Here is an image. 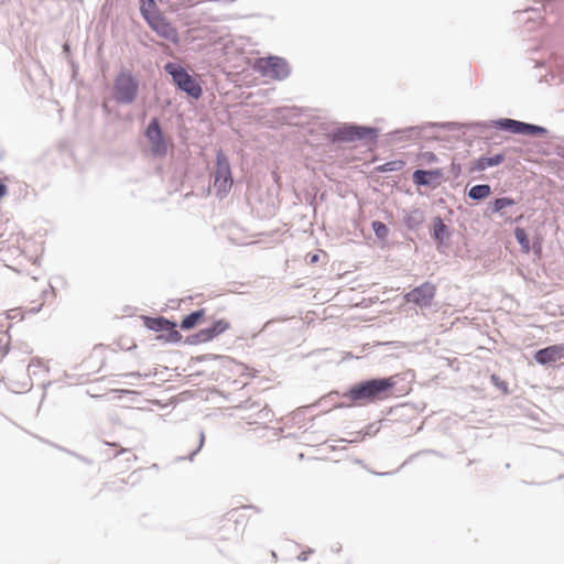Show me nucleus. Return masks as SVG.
Here are the masks:
<instances>
[{"instance_id":"nucleus-14","label":"nucleus","mask_w":564,"mask_h":564,"mask_svg":"<svg viewBox=\"0 0 564 564\" xmlns=\"http://www.w3.org/2000/svg\"><path fill=\"white\" fill-rule=\"evenodd\" d=\"M145 135L150 141L151 151L155 155H165L167 151L166 143L163 139L162 130L160 128L159 120L152 119L149 123Z\"/></svg>"},{"instance_id":"nucleus-25","label":"nucleus","mask_w":564,"mask_h":564,"mask_svg":"<svg viewBox=\"0 0 564 564\" xmlns=\"http://www.w3.org/2000/svg\"><path fill=\"white\" fill-rule=\"evenodd\" d=\"M205 316L204 310H198L196 312L191 313L189 315L185 316L181 323L182 329H191L195 327Z\"/></svg>"},{"instance_id":"nucleus-18","label":"nucleus","mask_w":564,"mask_h":564,"mask_svg":"<svg viewBox=\"0 0 564 564\" xmlns=\"http://www.w3.org/2000/svg\"><path fill=\"white\" fill-rule=\"evenodd\" d=\"M518 202V199L510 196L496 197L492 200L488 202L485 214H498L502 217L506 215L505 209L517 205Z\"/></svg>"},{"instance_id":"nucleus-15","label":"nucleus","mask_w":564,"mask_h":564,"mask_svg":"<svg viewBox=\"0 0 564 564\" xmlns=\"http://www.w3.org/2000/svg\"><path fill=\"white\" fill-rule=\"evenodd\" d=\"M452 234V229L444 223L440 215L433 217L430 235L436 243L437 249H440L441 246L448 245Z\"/></svg>"},{"instance_id":"nucleus-23","label":"nucleus","mask_w":564,"mask_h":564,"mask_svg":"<svg viewBox=\"0 0 564 564\" xmlns=\"http://www.w3.org/2000/svg\"><path fill=\"white\" fill-rule=\"evenodd\" d=\"M405 164H406V162L401 159L391 160L383 164L375 166L373 173L384 174V173L398 172V171H401L405 166Z\"/></svg>"},{"instance_id":"nucleus-16","label":"nucleus","mask_w":564,"mask_h":564,"mask_svg":"<svg viewBox=\"0 0 564 564\" xmlns=\"http://www.w3.org/2000/svg\"><path fill=\"white\" fill-rule=\"evenodd\" d=\"M230 327L229 323L225 319L216 321L210 327L200 329L195 336L196 343H207L215 337L225 333Z\"/></svg>"},{"instance_id":"nucleus-33","label":"nucleus","mask_w":564,"mask_h":564,"mask_svg":"<svg viewBox=\"0 0 564 564\" xmlns=\"http://www.w3.org/2000/svg\"><path fill=\"white\" fill-rule=\"evenodd\" d=\"M307 258H308V262L313 264L319 260V254L318 253L307 254Z\"/></svg>"},{"instance_id":"nucleus-34","label":"nucleus","mask_w":564,"mask_h":564,"mask_svg":"<svg viewBox=\"0 0 564 564\" xmlns=\"http://www.w3.org/2000/svg\"><path fill=\"white\" fill-rule=\"evenodd\" d=\"M8 193V187L3 184V183H0V199L2 197H4Z\"/></svg>"},{"instance_id":"nucleus-1","label":"nucleus","mask_w":564,"mask_h":564,"mask_svg":"<svg viewBox=\"0 0 564 564\" xmlns=\"http://www.w3.org/2000/svg\"><path fill=\"white\" fill-rule=\"evenodd\" d=\"M400 380H409V372L391 377H375L355 383L354 399L357 402L371 403L390 395Z\"/></svg>"},{"instance_id":"nucleus-28","label":"nucleus","mask_w":564,"mask_h":564,"mask_svg":"<svg viewBox=\"0 0 564 564\" xmlns=\"http://www.w3.org/2000/svg\"><path fill=\"white\" fill-rule=\"evenodd\" d=\"M9 346V335L4 325H0V357L6 355Z\"/></svg>"},{"instance_id":"nucleus-20","label":"nucleus","mask_w":564,"mask_h":564,"mask_svg":"<svg viewBox=\"0 0 564 564\" xmlns=\"http://www.w3.org/2000/svg\"><path fill=\"white\" fill-rule=\"evenodd\" d=\"M423 455H435V456H438V457H442L444 458L445 455L436 449H421L412 455H410L402 464L399 468H397L395 470L393 471H383V473H379V471H370L371 474L376 475V476H380V477H383V476H389V475H393L395 473H398L401 468H403L405 465L410 464L411 462H413L416 457H420V456H423Z\"/></svg>"},{"instance_id":"nucleus-10","label":"nucleus","mask_w":564,"mask_h":564,"mask_svg":"<svg viewBox=\"0 0 564 564\" xmlns=\"http://www.w3.org/2000/svg\"><path fill=\"white\" fill-rule=\"evenodd\" d=\"M381 129L367 124L355 123V143H360L369 151L378 148ZM357 144H355V149Z\"/></svg>"},{"instance_id":"nucleus-38","label":"nucleus","mask_w":564,"mask_h":564,"mask_svg":"<svg viewBox=\"0 0 564 564\" xmlns=\"http://www.w3.org/2000/svg\"><path fill=\"white\" fill-rule=\"evenodd\" d=\"M563 478H564V475H558L556 479L562 480Z\"/></svg>"},{"instance_id":"nucleus-31","label":"nucleus","mask_w":564,"mask_h":564,"mask_svg":"<svg viewBox=\"0 0 564 564\" xmlns=\"http://www.w3.org/2000/svg\"><path fill=\"white\" fill-rule=\"evenodd\" d=\"M449 173L455 180L458 178L462 174V164L453 161L451 164Z\"/></svg>"},{"instance_id":"nucleus-36","label":"nucleus","mask_w":564,"mask_h":564,"mask_svg":"<svg viewBox=\"0 0 564 564\" xmlns=\"http://www.w3.org/2000/svg\"><path fill=\"white\" fill-rule=\"evenodd\" d=\"M546 63L545 61H535V67H545Z\"/></svg>"},{"instance_id":"nucleus-7","label":"nucleus","mask_w":564,"mask_h":564,"mask_svg":"<svg viewBox=\"0 0 564 564\" xmlns=\"http://www.w3.org/2000/svg\"><path fill=\"white\" fill-rule=\"evenodd\" d=\"M436 295V285L431 281H425L404 294L406 303H412L421 308H427Z\"/></svg>"},{"instance_id":"nucleus-35","label":"nucleus","mask_w":564,"mask_h":564,"mask_svg":"<svg viewBox=\"0 0 564 564\" xmlns=\"http://www.w3.org/2000/svg\"><path fill=\"white\" fill-rule=\"evenodd\" d=\"M367 306H368V302H367L366 299H362L359 302H355V308H357V307H367Z\"/></svg>"},{"instance_id":"nucleus-9","label":"nucleus","mask_w":564,"mask_h":564,"mask_svg":"<svg viewBox=\"0 0 564 564\" xmlns=\"http://www.w3.org/2000/svg\"><path fill=\"white\" fill-rule=\"evenodd\" d=\"M144 325L154 332H166V341L178 343L182 339L181 333L176 330V324L164 317H145Z\"/></svg>"},{"instance_id":"nucleus-30","label":"nucleus","mask_w":564,"mask_h":564,"mask_svg":"<svg viewBox=\"0 0 564 564\" xmlns=\"http://www.w3.org/2000/svg\"><path fill=\"white\" fill-rule=\"evenodd\" d=\"M420 158L427 163H436L438 161L437 155L431 151L422 152Z\"/></svg>"},{"instance_id":"nucleus-24","label":"nucleus","mask_w":564,"mask_h":564,"mask_svg":"<svg viewBox=\"0 0 564 564\" xmlns=\"http://www.w3.org/2000/svg\"><path fill=\"white\" fill-rule=\"evenodd\" d=\"M140 11L147 23L154 19L156 15H161L154 0H141Z\"/></svg>"},{"instance_id":"nucleus-3","label":"nucleus","mask_w":564,"mask_h":564,"mask_svg":"<svg viewBox=\"0 0 564 564\" xmlns=\"http://www.w3.org/2000/svg\"><path fill=\"white\" fill-rule=\"evenodd\" d=\"M164 70L172 77L173 84L189 97L198 99L203 95L200 84L180 64L167 63Z\"/></svg>"},{"instance_id":"nucleus-11","label":"nucleus","mask_w":564,"mask_h":564,"mask_svg":"<svg viewBox=\"0 0 564 564\" xmlns=\"http://www.w3.org/2000/svg\"><path fill=\"white\" fill-rule=\"evenodd\" d=\"M564 343L550 345L534 351L533 359L541 366L551 367L564 359Z\"/></svg>"},{"instance_id":"nucleus-17","label":"nucleus","mask_w":564,"mask_h":564,"mask_svg":"<svg viewBox=\"0 0 564 564\" xmlns=\"http://www.w3.org/2000/svg\"><path fill=\"white\" fill-rule=\"evenodd\" d=\"M506 156L503 153H496L491 156L481 155L475 159L468 169V173L473 174L475 172H482L489 167L498 166L503 163Z\"/></svg>"},{"instance_id":"nucleus-27","label":"nucleus","mask_w":564,"mask_h":564,"mask_svg":"<svg viewBox=\"0 0 564 564\" xmlns=\"http://www.w3.org/2000/svg\"><path fill=\"white\" fill-rule=\"evenodd\" d=\"M371 228L375 232V236L379 239V240H384L388 235H389V228L388 226L380 221V220H373L371 223Z\"/></svg>"},{"instance_id":"nucleus-6","label":"nucleus","mask_w":564,"mask_h":564,"mask_svg":"<svg viewBox=\"0 0 564 564\" xmlns=\"http://www.w3.org/2000/svg\"><path fill=\"white\" fill-rule=\"evenodd\" d=\"M234 181L231 177L230 164L227 156L223 152L217 153L216 172L214 187L217 195H226L232 187Z\"/></svg>"},{"instance_id":"nucleus-32","label":"nucleus","mask_w":564,"mask_h":564,"mask_svg":"<svg viewBox=\"0 0 564 564\" xmlns=\"http://www.w3.org/2000/svg\"><path fill=\"white\" fill-rule=\"evenodd\" d=\"M530 12H532V13L534 14V17H529V18L527 19V22H529V21H533V22H534L536 19H540V10H539V9H535V8H532V7H531V8L525 9V10H524L523 12H521L520 14L530 13Z\"/></svg>"},{"instance_id":"nucleus-29","label":"nucleus","mask_w":564,"mask_h":564,"mask_svg":"<svg viewBox=\"0 0 564 564\" xmlns=\"http://www.w3.org/2000/svg\"><path fill=\"white\" fill-rule=\"evenodd\" d=\"M491 382L502 392H508V383L499 378L497 375L491 376Z\"/></svg>"},{"instance_id":"nucleus-26","label":"nucleus","mask_w":564,"mask_h":564,"mask_svg":"<svg viewBox=\"0 0 564 564\" xmlns=\"http://www.w3.org/2000/svg\"><path fill=\"white\" fill-rule=\"evenodd\" d=\"M422 221L423 217L419 209H414L404 216V225L410 230L416 229L422 224Z\"/></svg>"},{"instance_id":"nucleus-19","label":"nucleus","mask_w":564,"mask_h":564,"mask_svg":"<svg viewBox=\"0 0 564 564\" xmlns=\"http://www.w3.org/2000/svg\"><path fill=\"white\" fill-rule=\"evenodd\" d=\"M513 235L523 253H529L531 249L534 251V253L541 252L542 248L540 243H536L533 247H531L529 235L523 227H516L513 230Z\"/></svg>"},{"instance_id":"nucleus-22","label":"nucleus","mask_w":564,"mask_h":564,"mask_svg":"<svg viewBox=\"0 0 564 564\" xmlns=\"http://www.w3.org/2000/svg\"><path fill=\"white\" fill-rule=\"evenodd\" d=\"M491 194V186L489 184H477L471 186L468 192L467 196L476 202H480L486 199Z\"/></svg>"},{"instance_id":"nucleus-21","label":"nucleus","mask_w":564,"mask_h":564,"mask_svg":"<svg viewBox=\"0 0 564 564\" xmlns=\"http://www.w3.org/2000/svg\"><path fill=\"white\" fill-rule=\"evenodd\" d=\"M380 423L382 421L372 422L359 430H355V444L365 441L367 436L372 437L377 435L381 427Z\"/></svg>"},{"instance_id":"nucleus-13","label":"nucleus","mask_w":564,"mask_h":564,"mask_svg":"<svg viewBox=\"0 0 564 564\" xmlns=\"http://www.w3.org/2000/svg\"><path fill=\"white\" fill-rule=\"evenodd\" d=\"M444 176L443 169H416L412 173V182L417 187L435 188Z\"/></svg>"},{"instance_id":"nucleus-5","label":"nucleus","mask_w":564,"mask_h":564,"mask_svg":"<svg viewBox=\"0 0 564 564\" xmlns=\"http://www.w3.org/2000/svg\"><path fill=\"white\" fill-rule=\"evenodd\" d=\"M460 127L458 122H426L424 126H410L401 129H395L389 133L392 141H412L421 137V132L425 128H442L447 131H455Z\"/></svg>"},{"instance_id":"nucleus-37","label":"nucleus","mask_w":564,"mask_h":564,"mask_svg":"<svg viewBox=\"0 0 564 564\" xmlns=\"http://www.w3.org/2000/svg\"><path fill=\"white\" fill-rule=\"evenodd\" d=\"M355 464H359V465H361V466H364V467H365L364 462H362V460H360V459L355 458Z\"/></svg>"},{"instance_id":"nucleus-8","label":"nucleus","mask_w":564,"mask_h":564,"mask_svg":"<svg viewBox=\"0 0 564 564\" xmlns=\"http://www.w3.org/2000/svg\"><path fill=\"white\" fill-rule=\"evenodd\" d=\"M256 68L264 76L273 79H283L289 75L288 63L283 58L275 56L259 58L256 62Z\"/></svg>"},{"instance_id":"nucleus-4","label":"nucleus","mask_w":564,"mask_h":564,"mask_svg":"<svg viewBox=\"0 0 564 564\" xmlns=\"http://www.w3.org/2000/svg\"><path fill=\"white\" fill-rule=\"evenodd\" d=\"M138 82L129 72H121L115 78L112 95L120 104H131L138 95Z\"/></svg>"},{"instance_id":"nucleus-2","label":"nucleus","mask_w":564,"mask_h":564,"mask_svg":"<svg viewBox=\"0 0 564 564\" xmlns=\"http://www.w3.org/2000/svg\"><path fill=\"white\" fill-rule=\"evenodd\" d=\"M467 129L478 130L480 132L487 129H496L512 134L544 137L549 134V130L535 123H529L512 118H498L488 121H471L463 124Z\"/></svg>"},{"instance_id":"nucleus-12","label":"nucleus","mask_w":564,"mask_h":564,"mask_svg":"<svg viewBox=\"0 0 564 564\" xmlns=\"http://www.w3.org/2000/svg\"><path fill=\"white\" fill-rule=\"evenodd\" d=\"M148 24L159 36L174 44L180 42L177 29L163 14L156 15Z\"/></svg>"}]
</instances>
